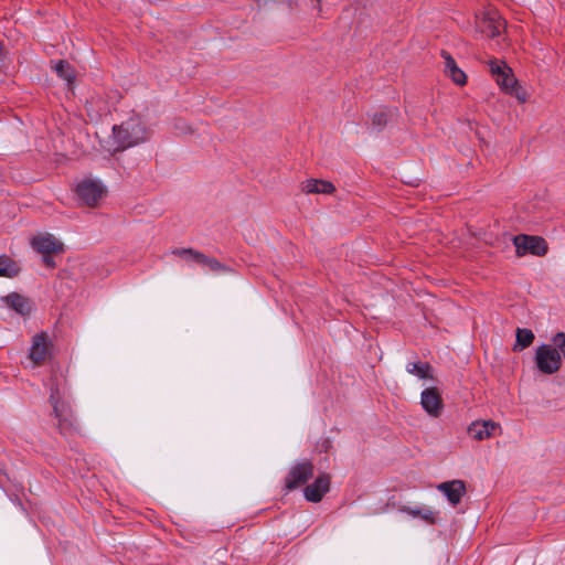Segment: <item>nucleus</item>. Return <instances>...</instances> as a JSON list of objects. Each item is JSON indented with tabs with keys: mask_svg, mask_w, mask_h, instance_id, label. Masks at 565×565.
<instances>
[{
	"mask_svg": "<svg viewBox=\"0 0 565 565\" xmlns=\"http://www.w3.org/2000/svg\"><path fill=\"white\" fill-rule=\"evenodd\" d=\"M441 57L444 58L445 64V74L449 76L457 85H463L467 82V76L461 71L456 61L447 51H441Z\"/></svg>",
	"mask_w": 565,
	"mask_h": 565,
	"instance_id": "obj_15",
	"label": "nucleus"
},
{
	"mask_svg": "<svg viewBox=\"0 0 565 565\" xmlns=\"http://www.w3.org/2000/svg\"><path fill=\"white\" fill-rule=\"evenodd\" d=\"M534 333L532 330L530 329H522V328H518L516 329V339H515V344H514V348L513 350L514 351H521L527 347H530L532 344V342L534 341Z\"/></svg>",
	"mask_w": 565,
	"mask_h": 565,
	"instance_id": "obj_21",
	"label": "nucleus"
},
{
	"mask_svg": "<svg viewBox=\"0 0 565 565\" xmlns=\"http://www.w3.org/2000/svg\"><path fill=\"white\" fill-rule=\"evenodd\" d=\"M31 244L42 255L63 252V244L51 234L35 236L32 238Z\"/></svg>",
	"mask_w": 565,
	"mask_h": 565,
	"instance_id": "obj_14",
	"label": "nucleus"
},
{
	"mask_svg": "<svg viewBox=\"0 0 565 565\" xmlns=\"http://www.w3.org/2000/svg\"><path fill=\"white\" fill-rule=\"evenodd\" d=\"M2 301L6 302L9 308L22 316L29 315L32 310L30 300L18 292L9 294L2 298Z\"/></svg>",
	"mask_w": 565,
	"mask_h": 565,
	"instance_id": "obj_16",
	"label": "nucleus"
},
{
	"mask_svg": "<svg viewBox=\"0 0 565 565\" xmlns=\"http://www.w3.org/2000/svg\"><path fill=\"white\" fill-rule=\"evenodd\" d=\"M43 263L50 268L55 267V262L52 257V254H43Z\"/></svg>",
	"mask_w": 565,
	"mask_h": 565,
	"instance_id": "obj_26",
	"label": "nucleus"
},
{
	"mask_svg": "<svg viewBox=\"0 0 565 565\" xmlns=\"http://www.w3.org/2000/svg\"><path fill=\"white\" fill-rule=\"evenodd\" d=\"M330 476L327 473L319 475L316 480L305 487L303 495L307 501L318 503L322 500L323 495L330 490Z\"/></svg>",
	"mask_w": 565,
	"mask_h": 565,
	"instance_id": "obj_8",
	"label": "nucleus"
},
{
	"mask_svg": "<svg viewBox=\"0 0 565 565\" xmlns=\"http://www.w3.org/2000/svg\"><path fill=\"white\" fill-rule=\"evenodd\" d=\"M502 23L495 14L486 13L477 19L476 29L488 38H495L500 34Z\"/></svg>",
	"mask_w": 565,
	"mask_h": 565,
	"instance_id": "obj_13",
	"label": "nucleus"
},
{
	"mask_svg": "<svg viewBox=\"0 0 565 565\" xmlns=\"http://www.w3.org/2000/svg\"><path fill=\"white\" fill-rule=\"evenodd\" d=\"M52 343L45 333H40L33 337L32 345L30 348L29 358L34 364H42L51 355Z\"/></svg>",
	"mask_w": 565,
	"mask_h": 565,
	"instance_id": "obj_9",
	"label": "nucleus"
},
{
	"mask_svg": "<svg viewBox=\"0 0 565 565\" xmlns=\"http://www.w3.org/2000/svg\"><path fill=\"white\" fill-rule=\"evenodd\" d=\"M393 110L381 108L372 115V127L381 131L387 124L388 118L392 116Z\"/></svg>",
	"mask_w": 565,
	"mask_h": 565,
	"instance_id": "obj_23",
	"label": "nucleus"
},
{
	"mask_svg": "<svg viewBox=\"0 0 565 565\" xmlns=\"http://www.w3.org/2000/svg\"><path fill=\"white\" fill-rule=\"evenodd\" d=\"M56 74L65 79L67 83H72L74 75L72 66L65 61H58L54 66Z\"/></svg>",
	"mask_w": 565,
	"mask_h": 565,
	"instance_id": "obj_24",
	"label": "nucleus"
},
{
	"mask_svg": "<svg viewBox=\"0 0 565 565\" xmlns=\"http://www.w3.org/2000/svg\"><path fill=\"white\" fill-rule=\"evenodd\" d=\"M497 428H500V425L491 419L475 420L468 426L467 431L472 439L481 441L490 438Z\"/></svg>",
	"mask_w": 565,
	"mask_h": 565,
	"instance_id": "obj_11",
	"label": "nucleus"
},
{
	"mask_svg": "<svg viewBox=\"0 0 565 565\" xmlns=\"http://www.w3.org/2000/svg\"><path fill=\"white\" fill-rule=\"evenodd\" d=\"M420 405L427 414L438 417L443 411L444 403L440 393L436 387H429L420 394Z\"/></svg>",
	"mask_w": 565,
	"mask_h": 565,
	"instance_id": "obj_10",
	"label": "nucleus"
},
{
	"mask_svg": "<svg viewBox=\"0 0 565 565\" xmlns=\"http://www.w3.org/2000/svg\"><path fill=\"white\" fill-rule=\"evenodd\" d=\"M335 190L334 185L324 180L308 179L302 184V191L306 193L330 194Z\"/></svg>",
	"mask_w": 565,
	"mask_h": 565,
	"instance_id": "obj_18",
	"label": "nucleus"
},
{
	"mask_svg": "<svg viewBox=\"0 0 565 565\" xmlns=\"http://www.w3.org/2000/svg\"><path fill=\"white\" fill-rule=\"evenodd\" d=\"M116 150H125L148 139V130L139 119L130 118L113 128Z\"/></svg>",
	"mask_w": 565,
	"mask_h": 565,
	"instance_id": "obj_1",
	"label": "nucleus"
},
{
	"mask_svg": "<svg viewBox=\"0 0 565 565\" xmlns=\"http://www.w3.org/2000/svg\"><path fill=\"white\" fill-rule=\"evenodd\" d=\"M106 193V189L100 181L86 179L76 186V195L82 204L95 206Z\"/></svg>",
	"mask_w": 565,
	"mask_h": 565,
	"instance_id": "obj_7",
	"label": "nucleus"
},
{
	"mask_svg": "<svg viewBox=\"0 0 565 565\" xmlns=\"http://www.w3.org/2000/svg\"><path fill=\"white\" fill-rule=\"evenodd\" d=\"M535 364L543 374H554L562 366V355L555 345L541 344L535 351Z\"/></svg>",
	"mask_w": 565,
	"mask_h": 565,
	"instance_id": "obj_4",
	"label": "nucleus"
},
{
	"mask_svg": "<svg viewBox=\"0 0 565 565\" xmlns=\"http://www.w3.org/2000/svg\"><path fill=\"white\" fill-rule=\"evenodd\" d=\"M491 74L495 77L498 85L508 94L515 96L520 102L526 100L525 90L519 86L512 70L504 63L491 62Z\"/></svg>",
	"mask_w": 565,
	"mask_h": 565,
	"instance_id": "obj_3",
	"label": "nucleus"
},
{
	"mask_svg": "<svg viewBox=\"0 0 565 565\" xmlns=\"http://www.w3.org/2000/svg\"><path fill=\"white\" fill-rule=\"evenodd\" d=\"M194 263L207 267L211 271L221 274V273H230L231 268L226 265L218 262L216 258L207 256L203 253H199L194 255Z\"/></svg>",
	"mask_w": 565,
	"mask_h": 565,
	"instance_id": "obj_17",
	"label": "nucleus"
},
{
	"mask_svg": "<svg viewBox=\"0 0 565 565\" xmlns=\"http://www.w3.org/2000/svg\"><path fill=\"white\" fill-rule=\"evenodd\" d=\"M406 371L419 379H433L431 366L427 362H409L406 364Z\"/></svg>",
	"mask_w": 565,
	"mask_h": 565,
	"instance_id": "obj_20",
	"label": "nucleus"
},
{
	"mask_svg": "<svg viewBox=\"0 0 565 565\" xmlns=\"http://www.w3.org/2000/svg\"><path fill=\"white\" fill-rule=\"evenodd\" d=\"M399 511L407 513V514L412 515L413 518H419L430 524H434L436 522L435 512L427 507L411 508V507L404 505L399 509Z\"/></svg>",
	"mask_w": 565,
	"mask_h": 565,
	"instance_id": "obj_19",
	"label": "nucleus"
},
{
	"mask_svg": "<svg viewBox=\"0 0 565 565\" xmlns=\"http://www.w3.org/2000/svg\"><path fill=\"white\" fill-rule=\"evenodd\" d=\"M437 489L447 497L452 507H456L466 493V484L462 480L441 482L437 486Z\"/></svg>",
	"mask_w": 565,
	"mask_h": 565,
	"instance_id": "obj_12",
	"label": "nucleus"
},
{
	"mask_svg": "<svg viewBox=\"0 0 565 565\" xmlns=\"http://www.w3.org/2000/svg\"><path fill=\"white\" fill-rule=\"evenodd\" d=\"M315 473V466L310 460H303L294 465L285 477V489L292 491L306 484Z\"/></svg>",
	"mask_w": 565,
	"mask_h": 565,
	"instance_id": "obj_5",
	"label": "nucleus"
},
{
	"mask_svg": "<svg viewBox=\"0 0 565 565\" xmlns=\"http://www.w3.org/2000/svg\"><path fill=\"white\" fill-rule=\"evenodd\" d=\"M20 268L18 264L7 255L0 256V276L12 278L18 275Z\"/></svg>",
	"mask_w": 565,
	"mask_h": 565,
	"instance_id": "obj_22",
	"label": "nucleus"
},
{
	"mask_svg": "<svg viewBox=\"0 0 565 565\" xmlns=\"http://www.w3.org/2000/svg\"><path fill=\"white\" fill-rule=\"evenodd\" d=\"M199 250H195L193 248H175L172 250L173 255H177L181 258L191 259L194 262V255L199 254Z\"/></svg>",
	"mask_w": 565,
	"mask_h": 565,
	"instance_id": "obj_25",
	"label": "nucleus"
},
{
	"mask_svg": "<svg viewBox=\"0 0 565 565\" xmlns=\"http://www.w3.org/2000/svg\"><path fill=\"white\" fill-rule=\"evenodd\" d=\"M516 255L524 256L532 254L544 256L547 253V243L543 237L520 234L513 237Z\"/></svg>",
	"mask_w": 565,
	"mask_h": 565,
	"instance_id": "obj_6",
	"label": "nucleus"
},
{
	"mask_svg": "<svg viewBox=\"0 0 565 565\" xmlns=\"http://www.w3.org/2000/svg\"><path fill=\"white\" fill-rule=\"evenodd\" d=\"M50 402L53 406V413L57 419L58 430L66 435L75 429L76 418L73 414L71 405L61 401L60 391L53 384L51 385Z\"/></svg>",
	"mask_w": 565,
	"mask_h": 565,
	"instance_id": "obj_2",
	"label": "nucleus"
}]
</instances>
